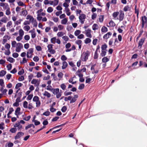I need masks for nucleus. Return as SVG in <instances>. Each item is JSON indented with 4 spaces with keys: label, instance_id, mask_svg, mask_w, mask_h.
Instances as JSON below:
<instances>
[{
    "label": "nucleus",
    "instance_id": "1",
    "mask_svg": "<svg viewBox=\"0 0 147 147\" xmlns=\"http://www.w3.org/2000/svg\"><path fill=\"white\" fill-rule=\"evenodd\" d=\"M113 19L115 20H119L120 22L123 20L124 14L122 11H120L119 12L118 11L114 12L112 14Z\"/></svg>",
    "mask_w": 147,
    "mask_h": 147
},
{
    "label": "nucleus",
    "instance_id": "2",
    "mask_svg": "<svg viewBox=\"0 0 147 147\" xmlns=\"http://www.w3.org/2000/svg\"><path fill=\"white\" fill-rule=\"evenodd\" d=\"M47 89L51 91L54 95H56V97L57 98H59L62 94V92H61V90H60V91H59V88H47Z\"/></svg>",
    "mask_w": 147,
    "mask_h": 147
},
{
    "label": "nucleus",
    "instance_id": "3",
    "mask_svg": "<svg viewBox=\"0 0 147 147\" xmlns=\"http://www.w3.org/2000/svg\"><path fill=\"white\" fill-rule=\"evenodd\" d=\"M90 54V52L88 51H86L85 52H84L81 55L80 59L83 61L86 62L88 59V57Z\"/></svg>",
    "mask_w": 147,
    "mask_h": 147
},
{
    "label": "nucleus",
    "instance_id": "4",
    "mask_svg": "<svg viewBox=\"0 0 147 147\" xmlns=\"http://www.w3.org/2000/svg\"><path fill=\"white\" fill-rule=\"evenodd\" d=\"M86 18V15L84 13L80 14L79 17V21L81 24H83L84 23L85 20Z\"/></svg>",
    "mask_w": 147,
    "mask_h": 147
},
{
    "label": "nucleus",
    "instance_id": "5",
    "mask_svg": "<svg viewBox=\"0 0 147 147\" xmlns=\"http://www.w3.org/2000/svg\"><path fill=\"white\" fill-rule=\"evenodd\" d=\"M147 18L145 16L142 17V27L143 28L144 26L146 24Z\"/></svg>",
    "mask_w": 147,
    "mask_h": 147
},
{
    "label": "nucleus",
    "instance_id": "6",
    "mask_svg": "<svg viewBox=\"0 0 147 147\" xmlns=\"http://www.w3.org/2000/svg\"><path fill=\"white\" fill-rule=\"evenodd\" d=\"M33 52V49L31 48L29 49L27 52V57L28 58H31L32 57V54Z\"/></svg>",
    "mask_w": 147,
    "mask_h": 147
},
{
    "label": "nucleus",
    "instance_id": "7",
    "mask_svg": "<svg viewBox=\"0 0 147 147\" xmlns=\"http://www.w3.org/2000/svg\"><path fill=\"white\" fill-rule=\"evenodd\" d=\"M23 48L22 45L20 43H18L17 44V47L16 49V51L18 52H19L21 49Z\"/></svg>",
    "mask_w": 147,
    "mask_h": 147
},
{
    "label": "nucleus",
    "instance_id": "8",
    "mask_svg": "<svg viewBox=\"0 0 147 147\" xmlns=\"http://www.w3.org/2000/svg\"><path fill=\"white\" fill-rule=\"evenodd\" d=\"M24 135V133L20 131L18 132L16 135L14 137V139L16 140L20 138L22 136Z\"/></svg>",
    "mask_w": 147,
    "mask_h": 147
},
{
    "label": "nucleus",
    "instance_id": "9",
    "mask_svg": "<svg viewBox=\"0 0 147 147\" xmlns=\"http://www.w3.org/2000/svg\"><path fill=\"white\" fill-rule=\"evenodd\" d=\"M14 127H17V129L19 131H21L23 129L22 125L19 123H16L15 125H14Z\"/></svg>",
    "mask_w": 147,
    "mask_h": 147
},
{
    "label": "nucleus",
    "instance_id": "10",
    "mask_svg": "<svg viewBox=\"0 0 147 147\" xmlns=\"http://www.w3.org/2000/svg\"><path fill=\"white\" fill-rule=\"evenodd\" d=\"M96 65V64H95L92 65L91 68V70L92 71V74H97L98 72L99 71L98 70H95L94 67Z\"/></svg>",
    "mask_w": 147,
    "mask_h": 147
},
{
    "label": "nucleus",
    "instance_id": "11",
    "mask_svg": "<svg viewBox=\"0 0 147 147\" xmlns=\"http://www.w3.org/2000/svg\"><path fill=\"white\" fill-rule=\"evenodd\" d=\"M42 123L44 126H43L40 129L37 130V132L39 131H40L42 129H43L45 128L46 127L45 126L47 125L48 123V122L47 120H45Z\"/></svg>",
    "mask_w": 147,
    "mask_h": 147
},
{
    "label": "nucleus",
    "instance_id": "12",
    "mask_svg": "<svg viewBox=\"0 0 147 147\" xmlns=\"http://www.w3.org/2000/svg\"><path fill=\"white\" fill-rule=\"evenodd\" d=\"M145 40V38H142L139 40L138 43V47L141 48L142 47V46L143 45V44L144 41Z\"/></svg>",
    "mask_w": 147,
    "mask_h": 147
},
{
    "label": "nucleus",
    "instance_id": "13",
    "mask_svg": "<svg viewBox=\"0 0 147 147\" xmlns=\"http://www.w3.org/2000/svg\"><path fill=\"white\" fill-rule=\"evenodd\" d=\"M6 27L7 29H10L12 27V23L11 21L8 22L7 24Z\"/></svg>",
    "mask_w": 147,
    "mask_h": 147
},
{
    "label": "nucleus",
    "instance_id": "14",
    "mask_svg": "<svg viewBox=\"0 0 147 147\" xmlns=\"http://www.w3.org/2000/svg\"><path fill=\"white\" fill-rule=\"evenodd\" d=\"M63 65L62 66V69H65L68 66V64L65 61H63L62 63Z\"/></svg>",
    "mask_w": 147,
    "mask_h": 147
},
{
    "label": "nucleus",
    "instance_id": "15",
    "mask_svg": "<svg viewBox=\"0 0 147 147\" xmlns=\"http://www.w3.org/2000/svg\"><path fill=\"white\" fill-rule=\"evenodd\" d=\"M20 107H17L15 111V115L17 116V117H18V116L20 114Z\"/></svg>",
    "mask_w": 147,
    "mask_h": 147
},
{
    "label": "nucleus",
    "instance_id": "16",
    "mask_svg": "<svg viewBox=\"0 0 147 147\" xmlns=\"http://www.w3.org/2000/svg\"><path fill=\"white\" fill-rule=\"evenodd\" d=\"M64 11L67 16H69L71 15V13L69 8H65Z\"/></svg>",
    "mask_w": 147,
    "mask_h": 147
},
{
    "label": "nucleus",
    "instance_id": "17",
    "mask_svg": "<svg viewBox=\"0 0 147 147\" xmlns=\"http://www.w3.org/2000/svg\"><path fill=\"white\" fill-rule=\"evenodd\" d=\"M14 111V110L13 108L11 107L9 108V112L7 114V117L8 118H9L11 117L9 115L11 114L12 112H13Z\"/></svg>",
    "mask_w": 147,
    "mask_h": 147
},
{
    "label": "nucleus",
    "instance_id": "18",
    "mask_svg": "<svg viewBox=\"0 0 147 147\" xmlns=\"http://www.w3.org/2000/svg\"><path fill=\"white\" fill-rule=\"evenodd\" d=\"M42 9H41L40 10H39L37 11V13H38V15H40L42 16H44L45 15V13L44 12H42Z\"/></svg>",
    "mask_w": 147,
    "mask_h": 147
},
{
    "label": "nucleus",
    "instance_id": "19",
    "mask_svg": "<svg viewBox=\"0 0 147 147\" xmlns=\"http://www.w3.org/2000/svg\"><path fill=\"white\" fill-rule=\"evenodd\" d=\"M68 21V19L67 18H64L61 21V23L63 24H65Z\"/></svg>",
    "mask_w": 147,
    "mask_h": 147
},
{
    "label": "nucleus",
    "instance_id": "20",
    "mask_svg": "<svg viewBox=\"0 0 147 147\" xmlns=\"http://www.w3.org/2000/svg\"><path fill=\"white\" fill-rule=\"evenodd\" d=\"M23 21L22 19H20L17 21H16L14 22L15 26L16 25H18L21 24V22Z\"/></svg>",
    "mask_w": 147,
    "mask_h": 147
},
{
    "label": "nucleus",
    "instance_id": "21",
    "mask_svg": "<svg viewBox=\"0 0 147 147\" xmlns=\"http://www.w3.org/2000/svg\"><path fill=\"white\" fill-rule=\"evenodd\" d=\"M27 20H29L28 21H30V22H32L33 21L34 18L31 16L29 15H28L26 18Z\"/></svg>",
    "mask_w": 147,
    "mask_h": 147
},
{
    "label": "nucleus",
    "instance_id": "22",
    "mask_svg": "<svg viewBox=\"0 0 147 147\" xmlns=\"http://www.w3.org/2000/svg\"><path fill=\"white\" fill-rule=\"evenodd\" d=\"M43 95L45 96H47V98H50L51 96V94L46 91L43 94Z\"/></svg>",
    "mask_w": 147,
    "mask_h": 147
},
{
    "label": "nucleus",
    "instance_id": "23",
    "mask_svg": "<svg viewBox=\"0 0 147 147\" xmlns=\"http://www.w3.org/2000/svg\"><path fill=\"white\" fill-rule=\"evenodd\" d=\"M91 30L90 29H88L86 30V34L87 37H90L91 36Z\"/></svg>",
    "mask_w": 147,
    "mask_h": 147
},
{
    "label": "nucleus",
    "instance_id": "24",
    "mask_svg": "<svg viewBox=\"0 0 147 147\" xmlns=\"http://www.w3.org/2000/svg\"><path fill=\"white\" fill-rule=\"evenodd\" d=\"M98 26L96 24H93L92 26V29L94 30H95L98 28Z\"/></svg>",
    "mask_w": 147,
    "mask_h": 147
},
{
    "label": "nucleus",
    "instance_id": "25",
    "mask_svg": "<svg viewBox=\"0 0 147 147\" xmlns=\"http://www.w3.org/2000/svg\"><path fill=\"white\" fill-rule=\"evenodd\" d=\"M109 59L107 57H104L102 59V61L103 63H106V62L108 61Z\"/></svg>",
    "mask_w": 147,
    "mask_h": 147
},
{
    "label": "nucleus",
    "instance_id": "26",
    "mask_svg": "<svg viewBox=\"0 0 147 147\" xmlns=\"http://www.w3.org/2000/svg\"><path fill=\"white\" fill-rule=\"evenodd\" d=\"M17 129L16 127L12 128L9 130V131L12 133H14L17 131Z\"/></svg>",
    "mask_w": 147,
    "mask_h": 147
},
{
    "label": "nucleus",
    "instance_id": "27",
    "mask_svg": "<svg viewBox=\"0 0 147 147\" xmlns=\"http://www.w3.org/2000/svg\"><path fill=\"white\" fill-rule=\"evenodd\" d=\"M32 127H33V129L35 128V126L33 124H30L25 127V129L27 130Z\"/></svg>",
    "mask_w": 147,
    "mask_h": 147
},
{
    "label": "nucleus",
    "instance_id": "28",
    "mask_svg": "<svg viewBox=\"0 0 147 147\" xmlns=\"http://www.w3.org/2000/svg\"><path fill=\"white\" fill-rule=\"evenodd\" d=\"M6 73V72L3 70L0 71V76L2 77L4 76Z\"/></svg>",
    "mask_w": 147,
    "mask_h": 147
},
{
    "label": "nucleus",
    "instance_id": "29",
    "mask_svg": "<svg viewBox=\"0 0 147 147\" xmlns=\"http://www.w3.org/2000/svg\"><path fill=\"white\" fill-rule=\"evenodd\" d=\"M53 8L52 7H50L48 8L47 11L49 13H51L53 11Z\"/></svg>",
    "mask_w": 147,
    "mask_h": 147
},
{
    "label": "nucleus",
    "instance_id": "30",
    "mask_svg": "<svg viewBox=\"0 0 147 147\" xmlns=\"http://www.w3.org/2000/svg\"><path fill=\"white\" fill-rule=\"evenodd\" d=\"M23 29L25 30L28 31L30 30V28L28 25H26L23 27Z\"/></svg>",
    "mask_w": 147,
    "mask_h": 147
},
{
    "label": "nucleus",
    "instance_id": "31",
    "mask_svg": "<svg viewBox=\"0 0 147 147\" xmlns=\"http://www.w3.org/2000/svg\"><path fill=\"white\" fill-rule=\"evenodd\" d=\"M109 26L111 27H114L115 26V23L112 20L110 21L109 23Z\"/></svg>",
    "mask_w": 147,
    "mask_h": 147
},
{
    "label": "nucleus",
    "instance_id": "32",
    "mask_svg": "<svg viewBox=\"0 0 147 147\" xmlns=\"http://www.w3.org/2000/svg\"><path fill=\"white\" fill-rule=\"evenodd\" d=\"M1 21L2 22L4 23H6L7 20V18L6 17L3 18L1 19Z\"/></svg>",
    "mask_w": 147,
    "mask_h": 147
},
{
    "label": "nucleus",
    "instance_id": "33",
    "mask_svg": "<svg viewBox=\"0 0 147 147\" xmlns=\"http://www.w3.org/2000/svg\"><path fill=\"white\" fill-rule=\"evenodd\" d=\"M19 34L20 36H22L24 34V32L23 30L22 29H20L19 30Z\"/></svg>",
    "mask_w": 147,
    "mask_h": 147
},
{
    "label": "nucleus",
    "instance_id": "34",
    "mask_svg": "<svg viewBox=\"0 0 147 147\" xmlns=\"http://www.w3.org/2000/svg\"><path fill=\"white\" fill-rule=\"evenodd\" d=\"M107 47V46L105 44L102 45L101 47L102 50L106 51V49Z\"/></svg>",
    "mask_w": 147,
    "mask_h": 147
},
{
    "label": "nucleus",
    "instance_id": "35",
    "mask_svg": "<svg viewBox=\"0 0 147 147\" xmlns=\"http://www.w3.org/2000/svg\"><path fill=\"white\" fill-rule=\"evenodd\" d=\"M60 87L63 90H65V89L66 86L65 84L63 83L61 85Z\"/></svg>",
    "mask_w": 147,
    "mask_h": 147
},
{
    "label": "nucleus",
    "instance_id": "36",
    "mask_svg": "<svg viewBox=\"0 0 147 147\" xmlns=\"http://www.w3.org/2000/svg\"><path fill=\"white\" fill-rule=\"evenodd\" d=\"M91 41V39L88 38H87L84 40V42L86 44H88L90 43Z\"/></svg>",
    "mask_w": 147,
    "mask_h": 147
},
{
    "label": "nucleus",
    "instance_id": "37",
    "mask_svg": "<svg viewBox=\"0 0 147 147\" xmlns=\"http://www.w3.org/2000/svg\"><path fill=\"white\" fill-rule=\"evenodd\" d=\"M8 61H9L10 62L12 63H13L14 61V59L12 57H9L7 59Z\"/></svg>",
    "mask_w": 147,
    "mask_h": 147
},
{
    "label": "nucleus",
    "instance_id": "38",
    "mask_svg": "<svg viewBox=\"0 0 147 147\" xmlns=\"http://www.w3.org/2000/svg\"><path fill=\"white\" fill-rule=\"evenodd\" d=\"M53 45L52 44L48 45L47 46V47L48 48V51H49L50 50L53 49Z\"/></svg>",
    "mask_w": 147,
    "mask_h": 147
},
{
    "label": "nucleus",
    "instance_id": "39",
    "mask_svg": "<svg viewBox=\"0 0 147 147\" xmlns=\"http://www.w3.org/2000/svg\"><path fill=\"white\" fill-rule=\"evenodd\" d=\"M106 51L102 50L100 55L102 57H104L105 55L106 54Z\"/></svg>",
    "mask_w": 147,
    "mask_h": 147
},
{
    "label": "nucleus",
    "instance_id": "40",
    "mask_svg": "<svg viewBox=\"0 0 147 147\" xmlns=\"http://www.w3.org/2000/svg\"><path fill=\"white\" fill-rule=\"evenodd\" d=\"M22 85V84L21 83H18L16 84L15 87V88L16 89H18L19 87H21Z\"/></svg>",
    "mask_w": 147,
    "mask_h": 147
},
{
    "label": "nucleus",
    "instance_id": "41",
    "mask_svg": "<svg viewBox=\"0 0 147 147\" xmlns=\"http://www.w3.org/2000/svg\"><path fill=\"white\" fill-rule=\"evenodd\" d=\"M101 31L102 32H105L107 31V28L105 26L103 27L101 29Z\"/></svg>",
    "mask_w": 147,
    "mask_h": 147
},
{
    "label": "nucleus",
    "instance_id": "42",
    "mask_svg": "<svg viewBox=\"0 0 147 147\" xmlns=\"http://www.w3.org/2000/svg\"><path fill=\"white\" fill-rule=\"evenodd\" d=\"M29 132L30 134H34L37 133V131H35L33 129H31L29 131Z\"/></svg>",
    "mask_w": 147,
    "mask_h": 147
},
{
    "label": "nucleus",
    "instance_id": "43",
    "mask_svg": "<svg viewBox=\"0 0 147 147\" xmlns=\"http://www.w3.org/2000/svg\"><path fill=\"white\" fill-rule=\"evenodd\" d=\"M81 31L79 30H77L76 31L74 32L75 35L76 36H78L80 34Z\"/></svg>",
    "mask_w": 147,
    "mask_h": 147
},
{
    "label": "nucleus",
    "instance_id": "44",
    "mask_svg": "<svg viewBox=\"0 0 147 147\" xmlns=\"http://www.w3.org/2000/svg\"><path fill=\"white\" fill-rule=\"evenodd\" d=\"M84 84H81L79 85L78 87V89L79 90H82L84 88Z\"/></svg>",
    "mask_w": 147,
    "mask_h": 147
},
{
    "label": "nucleus",
    "instance_id": "45",
    "mask_svg": "<svg viewBox=\"0 0 147 147\" xmlns=\"http://www.w3.org/2000/svg\"><path fill=\"white\" fill-rule=\"evenodd\" d=\"M31 118V116L29 115L26 117H24L23 118V119L26 121H29Z\"/></svg>",
    "mask_w": 147,
    "mask_h": 147
},
{
    "label": "nucleus",
    "instance_id": "46",
    "mask_svg": "<svg viewBox=\"0 0 147 147\" xmlns=\"http://www.w3.org/2000/svg\"><path fill=\"white\" fill-rule=\"evenodd\" d=\"M12 66L11 64L9 63L7 66V68L8 70H10L12 68Z\"/></svg>",
    "mask_w": 147,
    "mask_h": 147
},
{
    "label": "nucleus",
    "instance_id": "47",
    "mask_svg": "<svg viewBox=\"0 0 147 147\" xmlns=\"http://www.w3.org/2000/svg\"><path fill=\"white\" fill-rule=\"evenodd\" d=\"M67 109L66 107L65 106H64L61 108V111L63 112L64 113L66 111Z\"/></svg>",
    "mask_w": 147,
    "mask_h": 147
},
{
    "label": "nucleus",
    "instance_id": "48",
    "mask_svg": "<svg viewBox=\"0 0 147 147\" xmlns=\"http://www.w3.org/2000/svg\"><path fill=\"white\" fill-rule=\"evenodd\" d=\"M11 12L10 10V8L6 10L5 14L7 15H9L11 14Z\"/></svg>",
    "mask_w": 147,
    "mask_h": 147
},
{
    "label": "nucleus",
    "instance_id": "49",
    "mask_svg": "<svg viewBox=\"0 0 147 147\" xmlns=\"http://www.w3.org/2000/svg\"><path fill=\"white\" fill-rule=\"evenodd\" d=\"M36 117V115H34L33 118L32 120V122H34V124L35 125H37V120H35V119Z\"/></svg>",
    "mask_w": 147,
    "mask_h": 147
},
{
    "label": "nucleus",
    "instance_id": "50",
    "mask_svg": "<svg viewBox=\"0 0 147 147\" xmlns=\"http://www.w3.org/2000/svg\"><path fill=\"white\" fill-rule=\"evenodd\" d=\"M69 4L66 2H64L63 4V5L65 7V8H68V7L69 6Z\"/></svg>",
    "mask_w": 147,
    "mask_h": 147
},
{
    "label": "nucleus",
    "instance_id": "51",
    "mask_svg": "<svg viewBox=\"0 0 147 147\" xmlns=\"http://www.w3.org/2000/svg\"><path fill=\"white\" fill-rule=\"evenodd\" d=\"M61 59L62 61H65L67 59V58L65 55H63L61 56Z\"/></svg>",
    "mask_w": 147,
    "mask_h": 147
},
{
    "label": "nucleus",
    "instance_id": "52",
    "mask_svg": "<svg viewBox=\"0 0 147 147\" xmlns=\"http://www.w3.org/2000/svg\"><path fill=\"white\" fill-rule=\"evenodd\" d=\"M30 32L31 33L32 35V37H35L36 34L34 33V30H32L30 31Z\"/></svg>",
    "mask_w": 147,
    "mask_h": 147
},
{
    "label": "nucleus",
    "instance_id": "53",
    "mask_svg": "<svg viewBox=\"0 0 147 147\" xmlns=\"http://www.w3.org/2000/svg\"><path fill=\"white\" fill-rule=\"evenodd\" d=\"M63 74L61 72H60L58 73V76L60 80L61 78L63 77Z\"/></svg>",
    "mask_w": 147,
    "mask_h": 147
},
{
    "label": "nucleus",
    "instance_id": "54",
    "mask_svg": "<svg viewBox=\"0 0 147 147\" xmlns=\"http://www.w3.org/2000/svg\"><path fill=\"white\" fill-rule=\"evenodd\" d=\"M69 16H70L69 17V19L71 21H73L75 18V17L73 15H72Z\"/></svg>",
    "mask_w": 147,
    "mask_h": 147
},
{
    "label": "nucleus",
    "instance_id": "55",
    "mask_svg": "<svg viewBox=\"0 0 147 147\" xmlns=\"http://www.w3.org/2000/svg\"><path fill=\"white\" fill-rule=\"evenodd\" d=\"M18 5L20 6H23L24 5V3L21 1H19L17 2Z\"/></svg>",
    "mask_w": 147,
    "mask_h": 147
},
{
    "label": "nucleus",
    "instance_id": "56",
    "mask_svg": "<svg viewBox=\"0 0 147 147\" xmlns=\"http://www.w3.org/2000/svg\"><path fill=\"white\" fill-rule=\"evenodd\" d=\"M103 19H104V16H103L101 15L99 16V21L100 22H103Z\"/></svg>",
    "mask_w": 147,
    "mask_h": 147
},
{
    "label": "nucleus",
    "instance_id": "57",
    "mask_svg": "<svg viewBox=\"0 0 147 147\" xmlns=\"http://www.w3.org/2000/svg\"><path fill=\"white\" fill-rule=\"evenodd\" d=\"M56 40V37H53L51 39V42L53 44H55V43Z\"/></svg>",
    "mask_w": 147,
    "mask_h": 147
},
{
    "label": "nucleus",
    "instance_id": "58",
    "mask_svg": "<svg viewBox=\"0 0 147 147\" xmlns=\"http://www.w3.org/2000/svg\"><path fill=\"white\" fill-rule=\"evenodd\" d=\"M129 9V7L128 5L125 6L123 8V10L125 11H126Z\"/></svg>",
    "mask_w": 147,
    "mask_h": 147
},
{
    "label": "nucleus",
    "instance_id": "59",
    "mask_svg": "<svg viewBox=\"0 0 147 147\" xmlns=\"http://www.w3.org/2000/svg\"><path fill=\"white\" fill-rule=\"evenodd\" d=\"M97 16V15L96 13H93L92 16V20H94L96 18Z\"/></svg>",
    "mask_w": 147,
    "mask_h": 147
},
{
    "label": "nucleus",
    "instance_id": "60",
    "mask_svg": "<svg viewBox=\"0 0 147 147\" xmlns=\"http://www.w3.org/2000/svg\"><path fill=\"white\" fill-rule=\"evenodd\" d=\"M24 71L23 69H22L21 70L19 71L18 73V74L19 75H21L24 74Z\"/></svg>",
    "mask_w": 147,
    "mask_h": 147
},
{
    "label": "nucleus",
    "instance_id": "61",
    "mask_svg": "<svg viewBox=\"0 0 147 147\" xmlns=\"http://www.w3.org/2000/svg\"><path fill=\"white\" fill-rule=\"evenodd\" d=\"M30 23V21H28V20H26L24 22L23 24L25 25V26L29 24Z\"/></svg>",
    "mask_w": 147,
    "mask_h": 147
},
{
    "label": "nucleus",
    "instance_id": "62",
    "mask_svg": "<svg viewBox=\"0 0 147 147\" xmlns=\"http://www.w3.org/2000/svg\"><path fill=\"white\" fill-rule=\"evenodd\" d=\"M82 43V41L80 40H77L76 41V43L78 45H81Z\"/></svg>",
    "mask_w": 147,
    "mask_h": 147
},
{
    "label": "nucleus",
    "instance_id": "63",
    "mask_svg": "<svg viewBox=\"0 0 147 147\" xmlns=\"http://www.w3.org/2000/svg\"><path fill=\"white\" fill-rule=\"evenodd\" d=\"M18 54L16 53H13L12 54L13 57L15 58L17 57L18 56Z\"/></svg>",
    "mask_w": 147,
    "mask_h": 147
},
{
    "label": "nucleus",
    "instance_id": "64",
    "mask_svg": "<svg viewBox=\"0 0 147 147\" xmlns=\"http://www.w3.org/2000/svg\"><path fill=\"white\" fill-rule=\"evenodd\" d=\"M3 8L4 9H5L6 10L8 9H9V5L7 3L5 4V5L4 6Z\"/></svg>",
    "mask_w": 147,
    "mask_h": 147
}]
</instances>
